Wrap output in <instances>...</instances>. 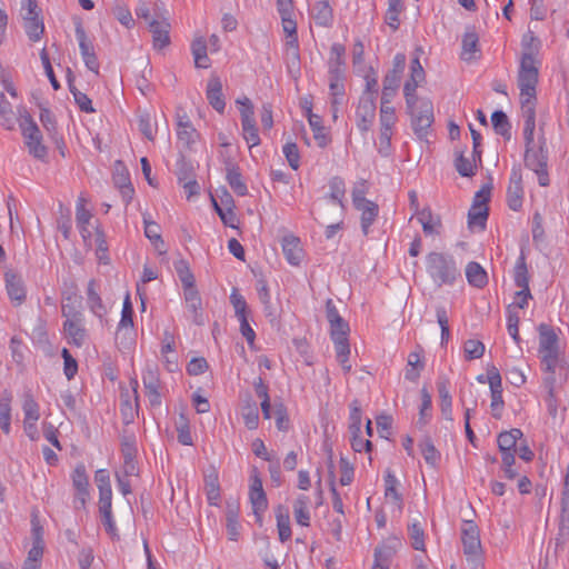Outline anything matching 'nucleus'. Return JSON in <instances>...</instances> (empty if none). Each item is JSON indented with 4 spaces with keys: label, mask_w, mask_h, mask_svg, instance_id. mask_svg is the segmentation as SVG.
Instances as JSON below:
<instances>
[{
    "label": "nucleus",
    "mask_w": 569,
    "mask_h": 569,
    "mask_svg": "<svg viewBox=\"0 0 569 569\" xmlns=\"http://www.w3.org/2000/svg\"><path fill=\"white\" fill-rule=\"evenodd\" d=\"M522 54L518 72V87L520 90L521 110H525L527 116V136H530L533 128V102L537 100V84L539 78V61L537 56L540 50L541 42L533 34L528 31L522 37L521 41Z\"/></svg>",
    "instance_id": "1"
},
{
    "label": "nucleus",
    "mask_w": 569,
    "mask_h": 569,
    "mask_svg": "<svg viewBox=\"0 0 569 569\" xmlns=\"http://www.w3.org/2000/svg\"><path fill=\"white\" fill-rule=\"evenodd\" d=\"M522 111L523 117V138L526 141V153H525V164L528 169L535 171L538 176V182L540 186L546 187L549 184V177L547 172V154L543 150V146L540 144L538 149L532 147L533 144V134L536 129V102H533V128L530 136H527V116L525 110Z\"/></svg>",
    "instance_id": "2"
},
{
    "label": "nucleus",
    "mask_w": 569,
    "mask_h": 569,
    "mask_svg": "<svg viewBox=\"0 0 569 569\" xmlns=\"http://www.w3.org/2000/svg\"><path fill=\"white\" fill-rule=\"evenodd\" d=\"M426 269L438 287L451 286L460 277V270L453 257L442 252H430L426 259Z\"/></svg>",
    "instance_id": "3"
},
{
    "label": "nucleus",
    "mask_w": 569,
    "mask_h": 569,
    "mask_svg": "<svg viewBox=\"0 0 569 569\" xmlns=\"http://www.w3.org/2000/svg\"><path fill=\"white\" fill-rule=\"evenodd\" d=\"M461 543L467 569H483V550L478 526L466 520L461 527Z\"/></svg>",
    "instance_id": "4"
},
{
    "label": "nucleus",
    "mask_w": 569,
    "mask_h": 569,
    "mask_svg": "<svg viewBox=\"0 0 569 569\" xmlns=\"http://www.w3.org/2000/svg\"><path fill=\"white\" fill-rule=\"evenodd\" d=\"M408 113L411 117V127L416 136L420 139L426 138L428 130L433 123V104L428 98H418L412 96L409 102L406 100Z\"/></svg>",
    "instance_id": "5"
},
{
    "label": "nucleus",
    "mask_w": 569,
    "mask_h": 569,
    "mask_svg": "<svg viewBox=\"0 0 569 569\" xmlns=\"http://www.w3.org/2000/svg\"><path fill=\"white\" fill-rule=\"evenodd\" d=\"M237 102L242 106L240 114L243 139L250 148L256 147L260 143V138L256 126L253 106L248 98H244L243 101L237 100Z\"/></svg>",
    "instance_id": "6"
},
{
    "label": "nucleus",
    "mask_w": 569,
    "mask_h": 569,
    "mask_svg": "<svg viewBox=\"0 0 569 569\" xmlns=\"http://www.w3.org/2000/svg\"><path fill=\"white\" fill-rule=\"evenodd\" d=\"M133 308L130 297L127 296L121 311V319L116 332V341L123 348H129L133 340Z\"/></svg>",
    "instance_id": "7"
},
{
    "label": "nucleus",
    "mask_w": 569,
    "mask_h": 569,
    "mask_svg": "<svg viewBox=\"0 0 569 569\" xmlns=\"http://www.w3.org/2000/svg\"><path fill=\"white\" fill-rule=\"evenodd\" d=\"M376 118V101L372 94H362L356 111L357 127L360 131H368Z\"/></svg>",
    "instance_id": "8"
},
{
    "label": "nucleus",
    "mask_w": 569,
    "mask_h": 569,
    "mask_svg": "<svg viewBox=\"0 0 569 569\" xmlns=\"http://www.w3.org/2000/svg\"><path fill=\"white\" fill-rule=\"evenodd\" d=\"M76 37L79 42L80 52L83 59V62L86 67L94 72L96 74L99 73V61L96 56L93 44L88 39L84 29L82 28L81 23H78L76 26Z\"/></svg>",
    "instance_id": "9"
},
{
    "label": "nucleus",
    "mask_w": 569,
    "mask_h": 569,
    "mask_svg": "<svg viewBox=\"0 0 569 569\" xmlns=\"http://www.w3.org/2000/svg\"><path fill=\"white\" fill-rule=\"evenodd\" d=\"M63 330L68 342L77 347H82L87 340V330L83 325V316L74 315L63 323Z\"/></svg>",
    "instance_id": "10"
},
{
    "label": "nucleus",
    "mask_w": 569,
    "mask_h": 569,
    "mask_svg": "<svg viewBox=\"0 0 569 569\" xmlns=\"http://www.w3.org/2000/svg\"><path fill=\"white\" fill-rule=\"evenodd\" d=\"M142 382L146 389V395L151 406H160L161 396L159 392L160 380L156 367L148 366L142 375Z\"/></svg>",
    "instance_id": "11"
},
{
    "label": "nucleus",
    "mask_w": 569,
    "mask_h": 569,
    "mask_svg": "<svg viewBox=\"0 0 569 569\" xmlns=\"http://www.w3.org/2000/svg\"><path fill=\"white\" fill-rule=\"evenodd\" d=\"M4 277L9 298L17 302V305H21L26 300V287L21 276L9 270L6 272Z\"/></svg>",
    "instance_id": "12"
},
{
    "label": "nucleus",
    "mask_w": 569,
    "mask_h": 569,
    "mask_svg": "<svg viewBox=\"0 0 569 569\" xmlns=\"http://www.w3.org/2000/svg\"><path fill=\"white\" fill-rule=\"evenodd\" d=\"M149 30L152 33L153 47L162 49L170 43V23L167 19H153L149 21Z\"/></svg>",
    "instance_id": "13"
},
{
    "label": "nucleus",
    "mask_w": 569,
    "mask_h": 569,
    "mask_svg": "<svg viewBox=\"0 0 569 569\" xmlns=\"http://www.w3.org/2000/svg\"><path fill=\"white\" fill-rule=\"evenodd\" d=\"M207 99L210 106L222 113L224 111L226 102L222 94V83L218 77H210L207 84Z\"/></svg>",
    "instance_id": "14"
},
{
    "label": "nucleus",
    "mask_w": 569,
    "mask_h": 569,
    "mask_svg": "<svg viewBox=\"0 0 569 569\" xmlns=\"http://www.w3.org/2000/svg\"><path fill=\"white\" fill-rule=\"evenodd\" d=\"M522 436V431L518 428H513L510 431H503L498 436L497 442L501 458L506 455H516L518 440H520Z\"/></svg>",
    "instance_id": "15"
},
{
    "label": "nucleus",
    "mask_w": 569,
    "mask_h": 569,
    "mask_svg": "<svg viewBox=\"0 0 569 569\" xmlns=\"http://www.w3.org/2000/svg\"><path fill=\"white\" fill-rule=\"evenodd\" d=\"M523 189L521 186V177L513 172L510 178V183L507 190L508 207L518 211L522 207Z\"/></svg>",
    "instance_id": "16"
},
{
    "label": "nucleus",
    "mask_w": 569,
    "mask_h": 569,
    "mask_svg": "<svg viewBox=\"0 0 569 569\" xmlns=\"http://www.w3.org/2000/svg\"><path fill=\"white\" fill-rule=\"evenodd\" d=\"M282 251L292 266H298L302 259V250L300 247V240L293 236H287L282 240Z\"/></svg>",
    "instance_id": "17"
},
{
    "label": "nucleus",
    "mask_w": 569,
    "mask_h": 569,
    "mask_svg": "<svg viewBox=\"0 0 569 569\" xmlns=\"http://www.w3.org/2000/svg\"><path fill=\"white\" fill-rule=\"evenodd\" d=\"M274 515L277 520L279 540L281 542H286L291 538L289 509L282 505H279L274 509Z\"/></svg>",
    "instance_id": "18"
},
{
    "label": "nucleus",
    "mask_w": 569,
    "mask_h": 569,
    "mask_svg": "<svg viewBox=\"0 0 569 569\" xmlns=\"http://www.w3.org/2000/svg\"><path fill=\"white\" fill-rule=\"evenodd\" d=\"M226 171V179L230 188L233 190V192L241 197L246 196L248 192V188L244 181L242 180V176L239 168L232 162H228Z\"/></svg>",
    "instance_id": "19"
},
{
    "label": "nucleus",
    "mask_w": 569,
    "mask_h": 569,
    "mask_svg": "<svg viewBox=\"0 0 569 569\" xmlns=\"http://www.w3.org/2000/svg\"><path fill=\"white\" fill-rule=\"evenodd\" d=\"M18 122L23 139H32L33 136L41 133L38 124L32 119L26 108H18Z\"/></svg>",
    "instance_id": "20"
},
{
    "label": "nucleus",
    "mask_w": 569,
    "mask_h": 569,
    "mask_svg": "<svg viewBox=\"0 0 569 569\" xmlns=\"http://www.w3.org/2000/svg\"><path fill=\"white\" fill-rule=\"evenodd\" d=\"M87 302L92 313L100 319L107 315V307L96 290V281L90 280L87 288Z\"/></svg>",
    "instance_id": "21"
},
{
    "label": "nucleus",
    "mask_w": 569,
    "mask_h": 569,
    "mask_svg": "<svg viewBox=\"0 0 569 569\" xmlns=\"http://www.w3.org/2000/svg\"><path fill=\"white\" fill-rule=\"evenodd\" d=\"M417 218L422 226L426 236L440 233L441 221L439 217H433L430 209H422L418 212Z\"/></svg>",
    "instance_id": "22"
},
{
    "label": "nucleus",
    "mask_w": 569,
    "mask_h": 569,
    "mask_svg": "<svg viewBox=\"0 0 569 569\" xmlns=\"http://www.w3.org/2000/svg\"><path fill=\"white\" fill-rule=\"evenodd\" d=\"M310 499L306 495H300L293 502V516L298 525L308 527L310 525Z\"/></svg>",
    "instance_id": "23"
},
{
    "label": "nucleus",
    "mask_w": 569,
    "mask_h": 569,
    "mask_svg": "<svg viewBox=\"0 0 569 569\" xmlns=\"http://www.w3.org/2000/svg\"><path fill=\"white\" fill-rule=\"evenodd\" d=\"M22 410L24 413L23 425H26L27 428H33V425L40 418V412L39 405L30 392H27L23 397Z\"/></svg>",
    "instance_id": "24"
},
{
    "label": "nucleus",
    "mask_w": 569,
    "mask_h": 569,
    "mask_svg": "<svg viewBox=\"0 0 569 569\" xmlns=\"http://www.w3.org/2000/svg\"><path fill=\"white\" fill-rule=\"evenodd\" d=\"M361 211V230L365 236L369 233L370 226L375 222L378 217L379 208L373 201H368L366 204L355 207Z\"/></svg>",
    "instance_id": "25"
},
{
    "label": "nucleus",
    "mask_w": 569,
    "mask_h": 569,
    "mask_svg": "<svg viewBox=\"0 0 569 569\" xmlns=\"http://www.w3.org/2000/svg\"><path fill=\"white\" fill-rule=\"evenodd\" d=\"M468 282L477 288H483L488 282L487 272L478 262H469L466 267Z\"/></svg>",
    "instance_id": "26"
},
{
    "label": "nucleus",
    "mask_w": 569,
    "mask_h": 569,
    "mask_svg": "<svg viewBox=\"0 0 569 569\" xmlns=\"http://www.w3.org/2000/svg\"><path fill=\"white\" fill-rule=\"evenodd\" d=\"M539 330V351L541 350H557L558 336L555 330L546 323H541Z\"/></svg>",
    "instance_id": "27"
},
{
    "label": "nucleus",
    "mask_w": 569,
    "mask_h": 569,
    "mask_svg": "<svg viewBox=\"0 0 569 569\" xmlns=\"http://www.w3.org/2000/svg\"><path fill=\"white\" fill-rule=\"evenodd\" d=\"M329 91L331 97V110L335 119L338 117L339 106L345 97V80L329 79Z\"/></svg>",
    "instance_id": "28"
},
{
    "label": "nucleus",
    "mask_w": 569,
    "mask_h": 569,
    "mask_svg": "<svg viewBox=\"0 0 569 569\" xmlns=\"http://www.w3.org/2000/svg\"><path fill=\"white\" fill-rule=\"evenodd\" d=\"M204 490L209 505L218 506L220 501V486L218 473L216 471H212L204 477Z\"/></svg>",
    "instance_id": "29"
},
{
    "label": "nucleus",
    "mask_w": 569,
    "mask_h": 569,
    "mask_svg": "<svg viewBox=\"0 0 569 569\" xmlns=\"http://www.w3.org/2000/svg\"><path fill=\"white\" fill-rule=\"evenodd\" d=\"M515 283L518 288L522 289V292L530 296L528 269L526 258L522 253L515 266Z\"/></svg>",
    "instance_id": "30"
},
{
    "label": "nucleus",
    "mask_w": 569,
    "mask_h": 569,
    "mask_svg": "<svg viewBox=\"0 0 569 569\" xmlns=\"http://www.w3.org/2000/svg\"><path fill=\"white\" fill-rule=\"evenodd\" d=\"M311 14L319 26L327 27L332 21V9L328 1H317L311 9Z\"/></svg>",
    "instance_id": "31"
},
{
    "label": "nucleus",
    "mask_w": 569,
    "mask_h": 569,
    "mask_svg": "<svg viewBox=\"0 0 569 569\" xmlns=\"http://www.w3.org/2000/svg\"><path fill=\"white\" fill-rule=\"evenodd\" d=\"M23 28L28 38L33 42L39 41L44 32V24L39 16L23 18Z\"/></svg>",
    "instance_id": "32"
},
{
    "label": "nucleus",
    "mask_w": 569,
    "mask_h": 569,
    "mask_svg": "<svg viewBox=\"0 0 569 569\" xmlns=\"http://www.w3.org/2000/svg\"><path fill=\"white\" fill-rule=\"evenodd\" d=\"M226 528L229 540L238 541L240 537V523L238 521V508L234 506H228L226 511Z\"/></svg>",
    "instance_id": "33"
},
{
    "label": "nucleus",
    "mask_w": 569,
    "mask_h": 569,
    "mask_svg": "<svg viewBox=\"0 0 569 569\" xmlns=\"http://www.w3.org/2000/svg\"><path fill=\"white\" fill-rule=\"evenodd\" d=\"M335 343V350L337 355V360L342 367V370L346 373L351 371V365L349 363L348 357L350 355V345L348 338L345 339H332Z\"/></svg>",
    "instance_id": "34"
},
{
    "label": "nucleus",
    "mask_w": 569,
    "mask_h": 569,
    "mask_svg": "<svg viewBox=\"0 0 569 569\" xmlns=\"http://www.w3.org/2000/svg\"><path fill=\"white\" fill-rule=\"evenodd\" d=\"M479 51V37L475 31H467L462 37V52L463 60H472L475 54Z\"/></svg>",
    "instance_id": "35"
},
{
    "label": "nucleus",
    "mask_w": 569,
    "mask_h": 569,
    "mask_svg": "<svg viewBox=\"0 0 569 569\" xmlns=\"http://www.w3.org/2000/svg\"><path fill=\"white\" fill-rule=\"evenodd\" d=\"M455 167L460 176L472 177L476 173L477 161L475 158L465 157V151H456Z\"/></svg>",
    "instance_id": "36"
},
{
    "label": "nucleus",
    "mask_w": 569,
    "mask_h": 569,
    "mask_svg": "<svg viewBox=\"0 0 569 569\" xmlns=\"http://www.w3.org/2000/svg\"><path fill=\"white\" fill-rule=\"evenodd\" d=\"M426 73L422 67L418 69H411L410 78L407 80L403 87V94L406 100L409 102L412 100V96L416 94L417 87L425 81Z\"/></svg>",
    "instance_id": "37"
},
{
    "label": "nucleus",
    "mask_w": 569,
    "mask_h": 569,
    "mask_svg": "<svg viewBox=\"0 0 569 569\" xmlns=\"http://www.w3.org/2000/svg\"><path fill=\"white\" fill-rule=\"evenodd\" d=\"M24 144L29 153L40 160L46 161L48 158V148L42 143V133L33 136L32 139H24Z\"/></svg>",
    "instance_id": "38"
},
{
    "label": "nucleus",
    "mask_w": 569,
    "mask_h": 569,
    "mask_svg": "<svg viewBox=\"0 0 569 569\" xmlns=\"http://www.w3.org/2000/svg\"><path fill=\"white\" fill-rule=\"evenodd\" d=\"M309 124L313 131V138L316 139L319 147L325 148L328 142V136L325 133V127L322 126V120L318 114L311 112L309 109L308 117Z\"/></svg>",
    "instance_id": "39"
},
{
    "label": "nucleus",
    "mask_w": 569,
    "mask_h": 569,
    "mask_svg": "<svg viewBox=\"0 0 569 569\" xmlns=\"http://www.w3.org/2000/svg\"><path fill=\"white\" fill-rule=\"evenodd\" d=\"M421 455L425 459V461L436 468L440 461V452L436 449L433 442L430 438H425L419 443Z\"/></svg>",
    "instance_id": "40"
},
{
    "label": "nucleus",
    "mask_w": 569,
    "mask_h": 569,
    "mask_svg": "<svg viewBox=\"0 0 569 569\" xmlns=\"http://www.w3.org/2000/svg\"><path fill=\"white\" fill-rule=\"evenodd\" d=\"M403 10L402 0H388V10L386 12V22L393 30H398L400 20L399 14Z\"/></svg>",
    "instance_id": "41"
},
{
    "label": "nucleus",
    "mask_w": 569,
    "mask_h": 569,
    "mask_svg": "<svg viewBox=\"0 0 569 569\" xmlns=\"http://www.w3.org/2000/svg\"><path fill=\"white\" fill-rule=\"evenodd\" d=\"M491 122L496 133L502 136L506 139H510V122L503 111H495L491 114Z\"/></svg>",
    "instance_id": "42"
},
{
    "label": "nucleus",
    "mask_w": 569,
    "mask_h": 569,
    "mask_svg": "<svg viewBox=\"0 0 569 569\" xmlns=\"http://www.w3.org/2000/svg\"><path fill=\"white\" fill-rule=\"evenodd\" d=\"M0 121L7 130L14 128L13 112L11 103L7 100L3 92H0Z\"/></svg>",
    "instance_id": "43"
},
{
    "label": "nucleus",
    "mask_w": 569,
    "mask_h": 569,
    "mask_svg": "<svg viewBox=\"0 0 569 569\" xmlns=\"http://www.w3.org/2000/svg\"><path fill=\"white\" fill-rule=\"evenodd\" d=\"M330 193L329 198L337 204L343 206V198L346 194V184L342 178L333 177L329 181Z\"/></svg>",
    "instance_id": "44"
},
{
    "label": "nucleus",
    "mask_w": 569,
    "mask_h": 569,
    "mask_svg": "<svg viewBox=\"0 0 569 569\" xmlns=\"http://www.w3.org/2000/svg\"><path fill=\"white\" fill-rule=\"evenodd\" d=\"M250 502L252 505L253 513L257 518V521L261 523L262 513L266 511L268 507V500L264 491L259 492H249Z\"/></svg>",
    "instance_id": "45"
},
{
    "label": "nucleus",
    "mask_w": 569,
    "mask_h": 569,
    "mask_svg": "<svg viewBox=\"0 0 569 569\" xmlns=\"http://www.w3.org/2000/svg\"><path fill=\"white\" fill-rule=\"evenodd\" d=\"M488 218V207L471 206L468 213V223L470 227H480L485 229Z\"/></svg>",
    "instance_id": "46"
},
{
    "label": "nucleus",
    "mask_w": 569,
    "mask_h": 569,
    "mask_svg": "<svg viewBox=\"0 0 569 569\" xmlns=\"http://www.w3.org/2000/svg\"><path fill=\"white\" fill-rule=\"evenodd\" d=\"M408 533L411 546L416 550H425V531L419 521H415L408 527Z\"/></svg>",
    "instance_id": "47"
},
{
    "label": "nucleus",
    "mask_w": 569,
    "mask_h": 569,
    "mask_svg": "<svg viewBox=\"0 0 569 569\" xmlns=\"http://www.w3.org/2000/svg\"><path fill=\"white\" fill-rule=\"evenodd\" d=\"M361 406L359 400L355 399L350 403L349 431L350 433H361Z\"/></svg>",
    "instance_id": "48"
},
{
    "label": "nucleus",
    "mask_w": 569,
    "mask_h": 569,
    "mask_svg": "<svg viewBox=\"0 0 569 569\" xmlns=\"http://www.w3.org/2000/svg\"><path fill=\"white\" fill-rule=\"evenodd\" d=\"M174 270H176L183 287H190L191 283L196 282L194 276L191 272V270L189 268V263L186 260H183V259L177 260L174 262Z\"/></svg>",
    "instance_id": "49"
},
{
    "label": "nucleus",
    "mask_w": 569,
    "mask_h": 569,
    "mask_svg": "<svg viewBox=\"0 0 569 569\" xmlns=\"http://www.w3.org/2000/svg\"><path fill=\"white\" fill-rule=\"evenodd\" d=\"M72 485L77 492L89 491V480L83 465H78L73 470Z\"/></svg>",
    "instance_id": "50"
},
{
    "label": "nucleus",
    "mask_w": 569,
    "mask_h": 569,
    "mask_svg": "<svg viewBox=\"0 0 569 569\" xmlns=\"http://www.w3.org/2000/svg\"><path fill=\"white\" fill-rule=\"evenodd\" d=\"M541 369L556 370L559 365V349L539 351Z\"/></svg>",
    "instance_id": "51"
},
{
    "label": "nucleus",
    "mask_w": 569,
    "mask_h": 569,
    "mask_svg": "<svg viewBox=\"0 0 569 569\" xmlns=\"http://www.w3.org/2000/svg\"><path fill=\"white\" fill-rule=\"evenodd\" d=\"M69 88L70 91L74 98L76 103L80 108L81 111L91 113L94 112V109L92 107L91 99L83 92L79 91L69 79Z\"/></svg>",
    "instance_id": "52"
},
{
    "label": "nucleus",
    "mask_w": 569,
    "mask_h": 569,
    "mask_svg": "<svg viewBox=\"0 0 569 569\" xmlns=\"http://www.w3.org/2000/svg\"><path fill=\"white\" fill-rule=\"evenodd\" d=\"M438 392L441 400V411L446 419L451 420V396L446 381L438 382Z\"/></svg>",
    "instance_id": "53"
},
{
    "label": "nucleus",
    "mask_w": 569,
    "mask_h": 569,
    "mask_svg": "<svg viewBox=\"0 0 569 569\" xmlns=\"http://www.w3.org/2000/svg\"><path fill=\"white\" fill-rule=\"evenodd\" d=\"M437 322L441 329V345H445L450 337L449 318L443 306L436 307Z\"/></svg>",
    "instance_id": "54"
},
{
    "label": "nucleus",
    "mask_w": 569,
    "mask_h": 569,
    "mask_svg": "<svg viewBox=\"0 0 569 569\" xmlns=\"http://www.w3.org/2000/svg\"><path fill=\"white\" fill-rule=\"evenodd\" d=\"M112 13L116 19L126 28L130 29L133 27L134 20L132 18L131 11L123 3H117L112 9Z\"/></svg>",
    "instance_id": "55"
},
{
    "label": "nucleus",
    "mask_w": 569,
    "mask_h": 569,
    "mask_svg": "<svg viewBox=\"0 0 569 569\" xmlns=\"http://www.w3.org/2000/svg\"><path fill=\"white\" fill-rule=\"evenodd\" d=\"M244 426L249 430H254L259 425V411L256 403L248 405L242 410Z\"/></svg>",
    "instance_id": "56"
},
{
    "label": "nucleus",
    "mask_w": 569,
    "mask_h": 569,
    "mask_svg": "<svg viewBox=\"0 0 569 569\" xmlns=\"http://www.w3.org/2000/svg\"><path fill=\"white\" fill-rule=\"evenodd\" d=\"M463 349L467 360L479 359L485 353V345L480 340H467Z\"/></svg>",
    "instance_id": "57"
},
{
    "label": "nucleus",
    "mask_w": 569,
    "mask_h": 569,
    "mask_svg": "<svg viewBox=\"0 0 569 569\" xmlns=\"http://www.w3.org/2000/svg\"><path fill=\"white\" fill-rule=\"evenodd\" d=\"M230 302L234 309V315L237 318H242L248 316V305L244 298L239 293L238 289H232L230 295Z\"/></svg>",
    "instance_id": "58"
},
{
    "label": "nucleus",
    "mask_w": 569,
    "mask_h": 569,
    "mask_svg": "<svg viewBox=\"0 0 569 569\" xmlns=\"http://www.w3.org/2000/svg\"><path fill=\"white\" fill-rule=\"evenodd\" d=\"M282 151L290 168L293 170H298L300 167V153L297 144L295 142H287L283 146Z\"/></svg>",
    "instance_id": "59"
},
{
    "label": "nucleus",
    "mask_w": 569,
    "mask_h": 569,
    "mask_svg": "<svg viewBox=\"0 0 569 569\" xmlns=\"http://www.w3.org/2000/svg\"><path fill=\"white\" fill-rule=\"evenodd\" d=\"M392 555L389 547H381L375 550V565L372 569H389L388 561Z\"/></svg>",
    "instance_id": "60"
},
{
    "label": "nucleus",
    "mask_w": 569,
    "mask_h": 569,
    "mask_svg": "<svg viewBox=\"0 0 569 569\" xmlns=\"http://www.w3.org/2000/svg\"><path fill=\"white\" fill-rule=\"evenodd\" d=\"M177 137L180 143H182L186 148H190L191 144L196 142L198 133L194 127L190 126V129L177 128Z\"/></svg>",
    "instance_id": "61"
},
{
    "label": "nucleus",
    "mask_w": 569,
    "mask_h": 569,
    "mask_svg": "<svg viewBox=\"0 0 569 569\" xmlns=\"http://www.w3.org/2000/svg\"><path fill=\"white\" fill-rule=\"evenodd\" d=\"M396 123L395 108L388 104L380 107V128H392Z\"/></svg>",
    "instance_id": "62"
},
{
    "label": "nucleus",
    "mask_w": 569,
    "mask_h": 569,
    "mask_svg": "<svg viewBox=\"0 0 569 569\" xmlns=\"http://www.w3.org/2000/svg\"><path fill=\"white\" fill-rule=\"evenodd\" d=\"M487 379L490 386L491 395L502 393L501 376L495 366L488 369Z\"/></svg>",
    "instance_id": "63"
},
{
    "label": "nucleus",
    "mask_w": 569,
    "mask_h": 569,
    "mask_svg": "<svg viewBox=\"0 0 569 569\" xmlns=\"http://www.w3.org/2000/svg\"><path fill=\"white\" fill-rule=\"evenodd\" d=\"M569 540V518H561L559 522L558 535L555 539L556 549L563 548Z\"/></svg>",
    "instance_id": "64"
}]
</instances>
